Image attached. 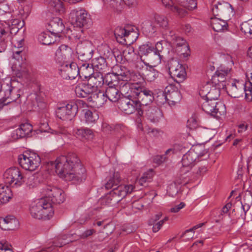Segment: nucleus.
Segmentation results:
<instances>
[{"label": "nucleus", "instance_id": "51", "mask_svg": "<svg viewBox=\"0 0 252 252\" xmlns=\"http://www.w3.org/2000/svg\"><path fill=\"white\" fill-rule=\"evenodd\" d=\"M241 30L245 34L252 35V19L242 23L241 25Z\"/></svg>", "mask_w": 252, "mask_h": 252}, {"label": "nucleus", "instance_id": "26", "mask_svg": "<svg viewBox=\"0 0 252 252\" xmlns=\"http://www.w3.org/2000/svg\"><path fill=\"white\" fill-rule=\"evenodd\" d=\"M18 226V220L12 216H7L5 218H0V227L2 230H14Z\"/></svg>", "mask_w": 252, "mask_h": 252}, {"label": "nucleus", "instance_id": "35", "mask_svg": "<svg viewBox=\"0 0 252 252\" xmlns=\"http://www.w3.org/2000/svg\"><path fill=\"white\" fill-rule=\"evenodd\" d=\"M211 24L213 29L216 32L226 30L228 26L226 21L217 18H211Z\"/></svg>", "mask_w": 252, "mask_h": 252}, {"label": "nucleus", "instance_id": "3", "mask_svg": "<svg viewBox=\"0 0 252 252\" xmlns=\"http://www.w3.org/2000/svg\"><path fill=\"white\" fill-rule=\"evenodd\" d=\"M121 90L125 94H127L130 97H135L140 106L150 105L155 98L152 91L138 84L125 83Z\"/></svg>", "mask_w": 252, "mask_h": 252}, {"label": "nucleus", "instance_id": "32", "mask_svg": "<svg viewBox=\"0 0 252 252\" xmlns=\"http://www.w3.org/2000/svg\"><path fill=\"white\" fill-rule=\"evenodd\" d=\"M114 70L115 72H113L119 77V79L123 81V85L125 83H128V80L130 79V72L126 67L122 65H117L115 67Z\"/></svg>", "mask_w": 252, "mask_h": 252}, {"label": "nucleus", "instance_id": "27", "mask_svg": "<svg viewBox=\"0 0 252 252\" xmlns=\"http://www.w3.org/2000/svg\"><path fill=\"white\" fill-rule=\"evenodd\" d=\"M32 131V126L29 123L21 124L19 127L12 133V137L14 139L25 137L29 135Z\"/></svg>", "mask_w": 252, "mask_h": 252}, {"label": "nucleus", "instance_id": "24", "mask_svg": "<svg viewBox=\"0 0 252 252\" xmlns=\"http://www.w3.org/2000/svg\"><path fill=\"white\" fill-rule=\"evenodd\" d=\"M123 85V83H121L119 86L120 90H119V86L107 87L105 89L104 94L99 92L97 95L105 96L110 101L114 102H117L119 100L121 95L123 93L121 90ZM124 94H125L124 93Z\"/></svg>", "mask_w": 252, "mask_h": 252}, {"label": "nucleus", "instance_id": "14", "mask_svg": "<svg viewBox=\"0 0 252 252\" xmlns=\"http://www.w3.org/2000/svg\"><path fill=\"white\" fill-rule=\"evenodd\" d=\"M45 195L43 198H46L51 204H60L64 200L63 191L55 187L48 186L44 189Z\"/></svg>", "mask_w": 252, "mask_h": 252}, {"label": "nucleus", "instance_id": "37", "mask_svg": "<svg viewBox=\"0 0 252 252\" xmlns=\"http://www.w3.org/2000/svg\"><path fill=\"white\" fill-rule=\"evenodd\" d=\"M168 103L170 105H174L179 103L182 99V95L178 90H174L172 91H167Z\"/></svg>", "mask_w": 252, "mask_h": 252}, {"label": "nucleus", "instance_id": "13", "mask_svg": "<svg viewBox=\"0 0 252 252\" xmlns=\"http://www.w3.org/2000/svg\"><path fill=\"white\" fill-rule=\"evenodd\" d=\"M69 19L74 27L81 28L87 26L90 18L87 11L80 9L71 10L69 14Z\"/></svg>", "mask_w": 252, "mask_h": 252}, {"label": "nucleus", "instance_id": "41", "mask_svg": "<svg viewBox=\"0 0 252 252\" xmlns=\"http://www.w3.org/2000/svg\"><path fill=\"white\" fill-rule=\"evenodd\" d=\"M188 182V180L184 181H176L174 183L171 184L167 189V192L169 193V195L172 197L175 196L178 193L179 190V187L178 185L186 184Z\"/></svg>", "mask_w": 252, "mask_h": 252}, {"label": "nucleus", "instance_id": "59", "mask_svg": "<svg viewBox=\"0 0 252 252\" xmlns=\"http://www.w3.org/2000/svg\"><path fill=\"white\" fill-rule=\"evenodd\" d=\"M110 6L117 11H121L124 6V4L122 0H113Z\"/></svg>", "mask_w": 252, "mask_h": 252}, {"label": "nucleus", "instance_id": "12", "mask_svg": "<svg viewBox=\"0 0 252 252\" xmlns=\"http://www.w3.org/2000/svg\"><path fill=\"white\" fill-rule=\"evenodd\" d=\"M78 112V106L73 101H70L65 106L59 107L56 110L57 117L63 120H71Z\"/></svg>", "mask_w": 252, "mask_h": 252}, {"label": "nucleus", "instance_id": "48", "mask_svg": "<svg viewBox=\"0 0 252 252\" xmlns=\"http://www.w3.org/2000/svg\"><path fill=\"white\" fill-rule=\"evenodd\" d=\"M155 22L162 28H166L168 25V21L166 17L164 15L155 14L154 16Z\"/></svg>", "mask_w": 252, "mask_h": 252}, {"label": "nucleus", "instance_id": "1", "mask_svg": "<svg viewBox=\"0 0 252 252\" xmlns=\"http://www.w3.org/2000/svg\"><path fill=\"white\" fill-rule=\"evenodd\" d=\"M51 165L55 167L56 173L65 181L79 184L86 179L85 169L74 153L58 157Z\"/></svg>", "mask_w": 252, "mask_h": 252}, {"label": "nucleus", "instance_id": "29", "mask_svg": "<svg viewBox=\"0 0 252 252\" xmlns=\"http://www.w3.org/2000/svg\"><path fill=\"white\" fill-rule=\"evenodd\" d=\"M75 93L77 96L80 97H87L89 95L93 93L94 90L87 84L80 83L75 87Z\"/></svg>", "mask_w": 252, "mask_h": 252}, {"label": "nucleus", "instance_id": "50", "mask_svg": "<svg viewBox=\"0 0 252 252\" xmlns=\"http://www.w3.org/2000/svg\"><path fill=\"white\" fill-rule=\"evenodd\" d=\"M141 27L144 32L146 34L154 33L155 32V27L151 21L146 20L141 24Z\"/></svg>", "mask_w": 252, "mask_h": 252}, {"label": "nucleus", "instance_id": "34", "mask_svg": "<svg viewBox=\"0 0 252 252\" xmlns=\"http://www.w3.org/2000/svg\"><path fill=\"white\" fill-rule=\"evenodd\" d=\"M79 75L80 77H84L85 78H87L94 74V68L93 63L89 64L87 62H86L80 65V67H79Z\"/></svg>", "mask_w": 252, "mask_h": 252}, {"label": "nucleus", "instance_id": "15", "mask_svg": "<svg viewBox=\"0 0 252 252\" xmlns=\"http://www.w3.org/2000/svg\"><path fill=\"white\" fill-rule=\"evenodd\" d=\"M73 51L72 48L65 44H62L57 49L54 59L60 63H70L72 60Z\"/></svg>", "mask_w": 252, "mask_h": 252}, {"label": "nucleus", "instance_id": "6", "mask_svg": "<svg viewBox=\"0 0 252 252\" xmlns=\"http://www.w3.org/2000/svg\"><path fill=\"white\" fill-rule=\"evenodd\" d=\"M201 151L200 148L194 147L190 149L183 156L181 161L182 166L180 170L181 178L186 179L189 176H184V175L189 172L196 162L203 160L201 158L205 156V155Z\"/></svg>", "mask_w": 252, "mask_h": 252}, {"label": "nucleus", "instance_id": "49", "mask_svg": "<svg viewBox=\"0 0 252 252\" xmlns=\"http://www.w3.org/2000/svg\"><path fill=\"white\" fill-rule=\"evenodd\" d=\"M158 75V72L152 67H150L145 72V77L149 82L154 81Z\"/></svg>", "mask_w": 252, "mask_h": 252}, {"label": "nucleus", "instance_id": "36", "mask_svg": "<svg viewBox=\"0 0 252 252\" xmlns=\"http://www.w3.org/2000/svg\"><path fill=\"white\" fill-rule=\"evenodd\" d=\"M11 196V190L8 187L0 184V205L7 203Z\"/></svg>", "mask_w": 252, "mask_h": 252}, {"label": "nucleus", "instance_id": "28", "mask_svg": "<svg viewBox=\"0 0 252 252\" xmlns=\"http://www.w3.org/2000/svg\"><path fill=\"white\" fill-rule=\"evenodd\" d=\"M93 64L94 69L98 71L100 73H106L109 70V67L106 58L99 56L94 59Z\"/></svg>", "mask_w": 252, "mask_h": 252}, {"label": "nucleus", "instance_id": "58", "mask_svg": "<svg viewBox=\"0 0 252 252\" xmlns=\"http://www.w3.org/2000/svg\"><path fill=\"white\" fill-rule=\"evenodd\" d=\"M38 181L36 177L34 175L30 176L26 182L27 186L30 188L32 189L36 186L37 185Z\"/></svg>", "mask_w": 252, "mask_h": 252}, {"label": "nucleus", "instance_id": "55", "mask_svg": "<svg viewBox=\"0 0 252 252\" xmlns=\"http://www.w3.org/2000/svg\"><path fill=\"white\" fill-rule=\"evenodd\" d=\"M137 60H134V62H132L134 64L135 68L138 70H140L144 67V65L146 66L149 65V63H147V60H143L140 58H138V57L136 58Z\"/></svg>", "mask_w": 252, "mask_h": 252}, {"label": "nucleus", "instance_id": "11", "mask_svg": "<svg viewBox=\"0 0 252 252\" xmlns=\"http://www.w3.org/2000/svg\"><path fill=\"white\" fill-rule=\"evenodd\" d=\"M202 104V109L206 113L219 118L224 113V105L219 101L213 99H205Z\"/></svg>", "mask_w": 252, "mask_h": 252}, {"label": "nucleus", "instance_id": "8", "mask_svg": "<svg viewBox=\"0 0 252 252\" xmlns=\"http://www.w3.org/2000/svg\"><path fill=\"white\" fill-rule=\"evenodd\" d=\"M21 84L12 80L4 86V96L0 99V109L3 107L16 101L21 96Z\"/></svg>", "mask_w": 252, "mask_h": 252}, {"label": "nucleus", "instance_id": "2", "mask_svg": "<svg viewBox=\"0 0 252 252\" xmlns=\"http://www.w3.org/2000/svg\"><path fill=\"white\" fill-rule=\"evenodd\" d=\"M121 178L118 172L114 173L105 184L106 189H113L109 193L101 198L102 205L113 206L121 201L127 194L131 193L134 189L132 185H120Z\"/></svg>", "mask_w": 252, "mask_h": 252}, {"label": "nucleus", "instance_id": "30", "mask_svg": "<svg viewBox=\"0 0 252 252\" xmlns=\"http://www.w3.org/2000/svg\"><path fill=\"white\" fill-rule=\"evenodd\" d=\"M148 119L153 123L158 122L161 116V112L157 106H151L145 110Z\"/></svg>", "mask_w": 252, "mask_h": 252}, {"label": "nucleus", "instance_id": "61", "mask_svg": "<svg viewBox=\"0 0 252 252\" xmlns=\"http://www.w3.org/2000/svg\"><path fill=\"white\" fill-rule=\"evenodd\" d=\"M250 86L246 87L245 94L247 99L252 100V82L250 83Z\"/></svg>", "mask_w": 252, "mask_h": 252}, {"label": "nucleus", "instance_id": "63", "mask_svg": "<svg viewBox=\"0 0 252 252\" xmlns=\"http://www.w3.org/2000/svg\"><path fill=\"white\" fill-rule=\"evenodd\" d=\"M164 223V220H160L157 223H155L153 227V231L154 232H158L161 227Z\"/></svg>", "mask_w": 252, "mask_h": 252}, {"label": "nucleus", "instance_id": "20", "mask_svg": "<svg viewBox=\"0 0 252 252\" xmlns=\"http://www.w3.org/2000/svg\"><path fill=\"white\" fill-rule=\"evenodd\" d=\"M62 65L61 75L65 79H74L79 74V67L72 61Z\"/></svg>", "mask_w": 252, "mask_h": 252}, {"label": "nucleus", "instance_id": "54", "mask_svg": "<svg viewBox=\"0 0 252 252\" xmlns=\"http://www.w3.org/2000/svg\"><path fill=\"white\" fill-rule=\"evenodd\" d=\"M19 66L21 69L16 71L15 75L18 78L27 77L28 74V70L26 67V64H22V65Z\"/></svg>", "mask_w": 252, "mask_h": 252}, {"label": "nucleus", "instance_id": "21", "mask_svg": "<svg viewBox=\"0 0 252 252\" xmlns=\"http://www.w3.org/2000/svg\"><path fill=\"white\" fill-rule=\"evenodd\" d=\"M167 34V39L170 41L171 43L176 47L177 51L185 54L189 50V45L186 41L182 37L176 35L174 32L169 31Z\"/></svg>", "mask_w": 252, "mask_h": 252}, {"label": "nucleus", "instance_id": "25", "mask_svg": "<svg viewBox=\"0 0 252 252\" xmlns=\"http://www.w3.org/2000/svg\"><path fill=\"white\" fill-rule=\"evenodd\" d=\"M47 28L52 34L58 35L63 32L64 26L61 18L55 17L49 22Z\"/></svg>", "mask_w": 252, "mask_h": 252}, {"label": "nucleus", "instance_id": "52", "mask_svg": "<svg viewBox=\"0 0 252 252\" xmlns=\"http://www.w3.org/2000/svg\"><path fill=\"white\" fill-rule=\"evenodd\" d=\"M174 153V150L173 149H169L165 152L164 155H157L154 158V162L158 164H160L162 162L165 161L167 159L166 156L170 154V153L173 154Z\"/></svg>", "mask_w": 252, "mask_h": 252}, {"label": "nucleus", "instance_id": "64", "mask_svg": "<svg viewBox=\"0 0 252 252\" xmlns=\"http://www.w3.org/2000/svg\"><path fill=\"white\" fill-rule=\"evenodd\" d=\"M0 252H12V250L9 248L6 244L0 243Z\"/></svg>", "mask_w": 252, "mask_h": 252}, {"label": "nucleus", "instance_id": "47", "mask_svg": "<svg viewBox=\"0 0 252 252\" xmlns=\"http://www.w3.org/2000/svg\"><path fill=\"white\" fill-rule=\"evenodd\" d=\"M219 16L225 15L228 13L233 12V9L232 5L227 2L221 3V4H219Z\"/></svg>", "mask_w": 252, "mask_h": 252}, {"label": "nucleus", "instance_id": "43", "mask_svg": "<svg viewBox=\"0 0 252 252\" xmlns=\"http://www.w3.org/2000/svg\"><path fill=\"white\" fill-rule=\"evenodd\" d=\"M75 134L78 137L85 139L92 138L93 137V131L88 128H78L75 131Z\"/></svg>", "mask_w": 252, "mask_h": 252}, {"label": "nucleus", "instance_id": "17", "mask_svg": "<svg viewBox=\"0 0 252 252\" xmlns=\"http://www.w3.org/2000/svg\"><path fill=\"white\" fill-rule=\"evenodd\" d=\"M230 71L231 69L228 68H219L212 77V83L215 86L224 89L226 86V80L230 77Z\"/></svg>", "mask_w": 252, "mask_h": 252}, {"label": "nucleus", "instance_id": "42", "mask_svg": "<svg viewBox=\"0 0 252 252\" xmlns=\"http://www.w3.org/2000/svg\"><path fill=\"white\" fill-rule=\"evenodd\" d=\"M39 41L44 45H50L54 43L55 41L54 38L48 32H42L38 37Z\"/></svg>", "mask_w": 252, "mask_h": 252}, {"label": "nucleus", "instance_id": "40", "mask_svg": "<svg viewBox=\"0 0 252 252\" xmlns=\"http://www.w3.org/2000/svg\"><path fill=\"white\" fill-rule=\"evenodd\" d=\"M123 56L129 63L134 62V60L138 57L134 53V49L132 47H127L123 52Z\"/></svg>", "mask_w": 252, "mask_h": 252}, {"label": "nucleus", "instance_id": "10", "mask_svg": "<svg viewBox=\"0 0 252 252\" xmlns=\"http://www.w3.org/2000/svg\"><path fill=\"white\" fill-rule=\"evenodd\" d=\"M20 165L24 169L31 171L35 170L41 162L40 157L35 153H25L18 157Z\"/></svg>", "mask_w": 252, "mask_h": 252}, {"label": "nucleus", "instance_id": "19", "mask_svg": "<svg viewBox=\"0 0 252 252\" xmlns=\"http://www.w3.org/2000/svg\"><path fill=\"white\" fill-rule=\"evenodd\" d=\"M126 96L122 98L119 102V108L120 109L126 114H131L133 113L137 109L139 108L140 104L137 103L136 100H134L135 97Z\"/></svg>", "mask_w": 252, "mask_h": 252}, {"label": "nucleus", "instance_id": "16", "mask_svg": "<svg viewBox=\"0 0 252 252\" xmlns=\"http://www.w3.org/2000/svg\"><path fill=\"white\" fill-rule=\"evenodd\" d=\"M76 50L78 59L83 62H88L93 57L94 50L92 44L88 41L79 43Z\"/></svg>", "mask_w": 252, "mask_h": 252}, {"label": "nucleus", "instance_id": "23", "mask_svg": "<svg viewBox=\"0 0 252 252\" xmlns=\"http://www.w3.org/2000/svg\"><path fill=\"white\" fill-rule=\"evenodd\" d=\"M155 51L154 46L150 42H147L140 45L137 50V56L143 60L153 62L151 55Z\"/></svg>", "mask_w": 252, "mask_h": 252}, {"label": "nucleus", "instance_id": "31", "mask_svg": "<svg viewBox=\"0 0 252 252\" xmlns=\"http://www.w3.org/2000/svg\"><path fill=\"white\" fill-rule=\"evenodd\" d=\"M88 83L94 91L104 84V77L100 73H94L88 79Z\"/></svg>", "mask_w": 252, "mask_h": 252}, {"label": "nucleus", "instance_id": "56", "mask_svg": "<svg viewBox=\"0 0 252 252\" xmlns=\"http://www.w3.org/2000/svg\"><path fill=\"white\" fill-rule=\"evenodd\" d=\"M25 53L22 51H15L13 53V58L19 62V65L22 64H25L24 63L25 58Z\"/></svg>", "mask_w": 252, "mask_h": 252}, {"label": "nucleus", "instance_id": "45", "mask_svg": "<svg viewBox=\"0 0 252 252\" xmlns=\"http://www.w3.org/2000/svg\"><path fill=\"white\" fill-rule=\"evenodd\" d=\"M154 176L153 170L145 172L138 181V183L142 186H146V183L152 181Z\"/></svg>", "mask_w": 252, "mask_h": 252}, {"label": "nucleus", "instance_id": "18", "mask_svg": "<svg viewBox=\"0 0 252 252\" xmlns=\"http://www.w3.org/2000/svg\"><path fill=\"white\" fill-rule=\"evenodd\" d=\"M168 69L171 77L176 81H181L185 79V67L176 60H172L168 63Z\"/></svg>", "mask_w": 252, "mask_h": 252}, {"label": "nucleus", "instance_id": "39", "mask_svg": "<svg viewBox=\"0 0 252 252\" xmlns=\"http://www.w3.org/2000/svg\"><path fill=\"white\" fill-rule=\"evenodd\" d=\"M155 51L153 52V62H160L162 59L163 47L162 41H159L154 46Z\"/></svg>", "mask_w": 252, "mask_h": 252}, {"label": "nucleus", "instance_id": "22", "mask_svg": "<svg viewBox=\"0 0 252 252\" xmlns=\"http://www.w3.org/2000/svg\"><path fill=\"white\" fill-rule=\"evenodd\" d=\"M227 93L228 94L234 98H239L243 96L245 93L246 84L242 81L234 80L231 85L227 84Z\"/></svg>", "mask_w": 252, "mask_h": 252}, {"label": "nucleus", "instance_id": "33", "mask_svg": "<svg viewBox=\"0 0 252 252\" xmlns=\"http://www.w3.org/2000/svg\"><path fill=\"white\" fill-rule=\"evenodd\" d=\"M82 111L84 120L89 125L95 124L99 119L98 112L94 109H84Z\"/></svg>", "mask_w": 252, "mask_h": 252}, {"label": "nucleus", "instance_id": "46", "mask_svg": "<svg viewBox=\"0 0 252 252\" xmlns=\"http://www.w3.org/2000/svg\"><path fill=\"white\" fill-rule=\"evenodd\" d=\"M222 88L219 87L214 86L213 87L206 98L207 99H213L217 101V100L219 97L220 94V89Z\"/></svg>", "mask_w": 252, "mask_h": 252}, {"label": "nucleus", "instance_id": "60", "mask_svg": "<svg viewBox=\"0 0 252 252\" xmlns=\"http://www.w3.org/2000/svg\"><path fill=\"white\" fill-rule=\"evenodd\" d=\"M67 237V235H63L59 238L57 240V242L55 243V246L61 247L71 242L70 240H66Z\"/></svg>", "mask_w": 252, "mask_h": 252}, {"label": "nucleus", "instance_id": "4", "mask_svg": "<svg viewBox=\"0 0 252 252\" xmlns=\"http://www.w3.org/2000/svg\"><path fill=\"white\" fill-rule=\"evenodd\" d=\"M163 5L170 9L177 16L184 17L197 7L196 0H161Z\"/></svg>", "mask_w": 252, "mask_h": 252}, {"label": "nucleus", "instance_id": "9", "mask_svg": "<svg viewBox=\"0 0 252 252\" xmlns=\"http://www.w3.org/2000/svg\"><path fill=\"white\" fill-rule=\"evenodd\" d=\"M3 179L6 185L12 188L19 187L25 182L23 173L19 168L16 167L7 169L3 173Z\"/></svg>", "mask_w": 252, "mask_h": 252}, {"label": "nucleus", "instance_id": "44", "mask_svg": "<svg viewBox=\"0 0 252 252\" xmlns=\"http://www.w3.org/2000/svg\"><path fill=\"white\" fill-rule=\"evenodd\" d=\"M49 6L54 11L63 13L64 12V8L62 2L60 0H48Z\"/></svg>", "mask_w": 252, "mask_h": 252}, {"label": "nucleus", "instance_id": "53", "mask_svg": "<svg viewBox=\"0 0 252 252\" xmlns=\"http://www.w3.org/2000/svg\"><path fill=\"white\" fill-rule=\"evenodd\" d=\"M211 84L210 83H208L206 84L203 85L199 90V94L203 98L206 99L207 95L211 89Z\"/></svg>", "mask_w": 252, "mask_h": 252}, {"label": "nucleus", "instance_id": "5", "mask_svg": "<svg viewBox=\"0 0 252 252\" xmlns=\"http://www.w3.org/2000/svg\"><path fill=\"white\" fill-rule=\"evenodd\" d=\"M30 211L32 217L39 220H49L54 214L51 202H48L46 198H42L31 203Z\"/></svg>", "mask_w": 252, "mask_h": 252}, {"label": "nucleus", "instance_id": "62", "mask_svg": "<svg viewBox=\"0 0 252 252\" xmlns=\"http://www.w3.org/2000/svg\"><path fill=\"white\" fill-rule=\"evenodd\" d=\"M219 4L220 2H218L216 3H213L212 6V10L213 14L215 16H219L220 6Z\"/></svg>", "mask_w": 252, "mask_h": 252}, {"label": "nucleus", "instance_id": "38", "mask_svg": "<svg viewBox=\"0 0 252 252\" xmlns=\"http://www.w3.org/2000/svg\"><path fill=\"white\" fill-rule=\"evenodd\" d=\"M119 77L115 75L113 72H106L104 78V83L105 82L107 84V87L119 86L121 84H120V80L119 79Z\"/></svg>", "mask_w": 252, "mask_h": 252}, {"label": "nucleus", "instance_id": "7", "mask_svg": "<svg viewBox=\"0 0 252 252\" xmlns=\"http://www.w3.org/2000/svg\"><path fill=\"white\" fill-rule=\"evenodd\" d=\"M114 35L118 42L126 44L132 43L138 37L137 28L129 25L125 27H117L114 31Z\"/></svg>", "mask_w": 252, "mask_h": 252}, {"label": "nucleus", "instance_id": "57", "mask_svg": "<svg viewBox=\"0 0 252 252\" xmlns=\"http://www.w3.org/2000/svg\"><path fill=\"white\" fill-rule=\"evenodd\" d=\"M157 101L160 105L164 104L166 102L168 103L167 93H164L163 91H160L157 97Z\"/></svg>", "mask_w": 252, "mask_h": 252}]
</instances>
